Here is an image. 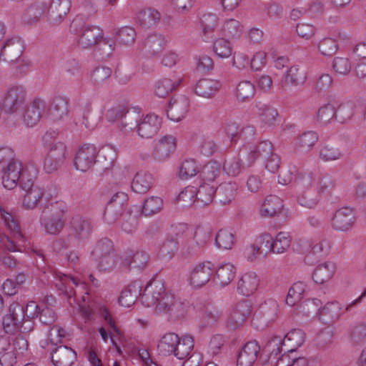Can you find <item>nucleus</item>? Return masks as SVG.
<instances>
[{
  "instance_id": "nucleus-50",
  "label": "nucleus",
  "mask_w": 366,
  "mask_h": 366,
  "mask_svg": "<svg viewBox=\"0 0 366 366\" xmlns=\"http://www.w3.org/2000/svg\"><path fill=\"white\" fill-rule=\"evenodd\" d=\"M278 305L277 302L269 299L261 304L259 307V313L262 315L264 321L269 323L275 320L277 315Z\"/></svg>"
},
{
  "instance_id": "nucleus-54",
  "label": "nucleus",
  "mask_w": 366,
  "mask_h": 366,
  "mask_svg": "<svg viewBox=\"0 0 366 366\" xmlns=\"http://www.w3.org/2000/svg\"><path fill=\"white\" fill-rule=\"evenodd\" d=\"M292 242V237L288 232H280L275 237L272 238V249L273 253L282 254L287 250Z\"/></svg>"
},
{
  "instance_id": "nucleus-56",
  "label": "nucleus",
  "mask_w": 366,
  "mask_h": 366,
  "mask_svg": "<svg viewBox=\"0 0 366 366\" xmlns=\"http://www.w3.org/2000/svg\"><path fill=\"white\" fill-rule=\"evenodd\" d=\"M305 285L302 282L294 283L289 289L285 300L286 304L290 306H293L299 302L302 298V295L305 291Z\"/></svg>"
},
{
  "instance_id": "nucleus-58",
  "label": "nucleus",
  "mask_w": 366,
  "mask_h": 366,
  "mask_svg": "<svg viewBox=\"0 0 366 366\" xmlns=\"http://www.w3.org/2000/svg\"><path fill=\"white\" fill-rule=\"evenodd\" d=\"M254 94V86L249 81H240L237 86L235 95L239 101L244 102L250 99Z\"/></svg>"
},
{
  "instance_id": "nucleus-60",
  "label": "nucleus",
  "mask_w": 366,
  "mask_h": 366,
  "mask_svg": "<svg viewBox=\"0 0 366 366\" xmlns=\"http://www.w3.org/2000/svg\"><path fill=\"white\" fill-rule=\"evenodd\" d=\"M234 243V236L227 229H219L215 237L216 245L224 249H229Z\"/></svg>"
},
{
  "instance_id": "nucleus-47",
  "label": "nucleus",
  "mask_w": 366,
  "mask_h": 366,
  "mask_svg": "<svg viewBox=\"0 0 366 366\" xmlns=\"http://www.w3.org/2000/svg\"><path fill=\"white\" fill-rule=\"evenodd\" d=\"M236 269L233 264L226 263L220 265L216 270L215 279L222 287L228 285L234 279Z\"/></svg>"
},
{
  "instance_id": "nucleus-2",
  "label": "nucleus",
  "mask_w": 366,
  "mask_h": 366,
  "mask_svg": "<svg viewBox=\"0 0 366 366\" xmlns=\"http://www.w3.org/2000/svg\"><path fill=\"white\" fill-rule=\"evenodd\" d=\"M93 230L90 219L81 214H74L70 219L66 237H59L53 242L54 250L60 252L69 247H79L90 237Z\"/></svg>"
},
{
  "instance_id": "nucleus-15",
  "label": "nucleus",
  "mask_w": 366,
  "mask_h": 366,
  "mask_svg": "<svg viewBox=\"0 0 366 366\" xmlns=\"http://www.w3.org/2000/svg\"><path fill=\"white\" fill-rule=\"evenodd\" d=\"M176 139L172 135H165L155 145L152 157L157 162H164L176 150Z\"/></svg>"
},
{
  "instance_id": "nucleus-5",
  "label": "nucleus",
  "mask_w": 366,
  "mask_h": 366,
  "mask_svg": "<svg viewBox=\"0 0 366 366\" xmlns=\"http://www.w3.org/2000/svg\"><path fill=\"white\" fill-rule=\"evenodd\" d=\"M20 163L15 159L12 149L0 148V173H2V184L6 189L14 188V181L17 179V167Z\"/></svg>"
},
{
  "instance_id": "nucleus-21",
  "label": "nucleus",
  "mask_w": 366,
  "mask_h": 366,
  "mask_svg": "<svg viewBox=\"0 0 366 366\" xmlns=\"http://www.w3.org/2000/svg\"><path fill=\"white\" fill-rule=\"evenodd\" d=\"M189 99L184 95L172 99L168 105L167 114L169 119L174 122L181 121L188 112Z\"/></svg>"
},
{
  "instance_id": "nucleus-25",
  "label": "nucleus",
  "mask_w": 366,
  "mask_h": 366,
  "mask_svg": "<svg viewBox=\"0 0 366 366\" xmlns=\"http://www.w3.org/2000/svg\"><path fill=\"white\" fill-rule=\"evenodd\" d=\"M260 353V347L257 341L247 342L238 353L237 366H252Z\"/></svg>"
},
{
  "instance_id": "nucleus-41",
  "label": "nucleus",
  "mask_w": 366,
  "mask_h": 366,
  "mask_svg": "<svg viewBox=\"0 0 366 366\" xmlns=\"http://www.w3.org/2000/svg\"><path fill=\"white\" fill-rule=\"evenodd\" d=\"M335 265L332 262L319 264L312 274V279L317 284H323L329 281L335 272Z\"/></svg>"
},
{
  "instance_id": "nucleus-13",
  "label": "nucleus",
  "mask_w": 366,
  "mask_h": 366,
  "mask_svg": "<svg viewBox=\"0 0 366 366\" xmlns=\"http://www.w3.org/2000/svg\"><path fill=\"white\" fill-rule=\"evenodd\" d=\"M251 312V304L248 300H244L239 302L232 309L227 322V327L231 330L237 329L249 317Z\"/></svg>"
},
{
  "instance_id": "nucleus-43",
  "label": "nucleus",
  "mask_w": 366,
  "mask_h": 366,
  "mask_svg": "<svg viewBox=\"0 0 366 366\" xmlns=\"http://www.w3.org/2000/svg\"><path fill=\"white\" fill-rule=\"evenodd\" d=\"M305 333L301 329H292L283 337L284 346L287 351L292 352L300 347L305 342Z\"/></svg>"
},
{
  "instance_id": "nucleus-59",
  "label": "nucleus",
  "mask_w": 366,
  "mask_h": 366,
  "mask_svg": "<svg viewBox=\"0 0 366 366\" xmlns=\"http://www.w3.org/2000/svg\"><path fill=\"white\" fill-rule=\"evenodd\" d=\"M115 252L112 242L107 238H102L97 242L91 252V254L95 258Z\"/></svg>"
},
{
  "instance_id": "nucleus-61",
  "label": "nucleus",
  "mask_w": 366,
  "mask_h": 366,
  "mask_svg": "<svg viewBox=\"0 0 366 366\" xmlns=\"http://www.w3.org/2000/svg\"><path fill=\"white\" fill-rule=\"evenodd\" d=\"M221 173V165L217 162H210L206 164L200 172V176L204 181L212 182Z\"/></svg>"
},
{
  "instance_id": "nucleus-18",
  "label": "nucleus",
  "mask_w": 366,
  "mask_h": 366,
  "mask_svg": "<svg viewBox=\"0 0 366 366\" xmlns=\"http://www.w3.org/2000/svg\"><path fill=\"white\" fill-rule=\"evenodd\" d=\"M48 350L55 366H71L76 360V352L69 347L59 345L50 347Z\"/></svg>"
},
{
  "instance_id": "nucleus-63",
  "label": "nucleus",
  "mask_w": 366,
  "mask_h": 366,
  "mask_svg": "<svg viewBox=\"0 0 366 366\" xmlns=\"http://www.w3.org/2000/svg\"><path fill=\"white\" fill-rule=\"evenodd\" d=\"M163 207V200L158 197H151L144 201L142 207V214L152 216L159 212Z\"/></svg>"
},
{
  "instance_id": "nucleus-29",
  "label": "nucleus",
  "mask_w": 366,
  "mask_h": 366,
  "mask_svg": "<svg viewBox=\"0 0 366 366\" xmlns=\"http://www.w3.org/2000/svg\"><path fill=\"white\" fill-rule=\"evenodd\" d=\"M69 100L61 96L54 97L49 109V117L54 122L63 120L69 114Z\"/></svg>"
},
{
  "instance_id": "nucleus-20",
  "label": "nucleus",
  "mask_w": 366,
  "mask_h": 366,
  "mask_svg": "<svg viewBox=\"0 0 366 366\" xmlns=\"http://www.w3.org/2000/svg\"><path fill=\"white\" fill-rule=\"evenodd\" d=\"M46 109V102L41 98H34L27 105L24 114V122L28 127H34L40 121Z\"/></svg>"
},
{
  "instance_id": "nucleus-35",
  "label": "nucleus",
  "mask_w": 366,
  "mask_h": 366,
  "mask_svg": "<svg viewBox=\"0 0 366 366\" xmlns=\"http://www.w3.org/2000/svg\"><path fill=\"white\" fill-rule=\"evenodd\" d=\"M160 19V13L153 8L142 9L137 14V23L142 29H147L157 26Z\"/></svg>"
},
{
  "instance_id": "nucleus-12",
  "label": "nucleus",
  "mask_w": 366,
  "mask_h": 366,
  "mask_svg": "<svg viewBox=\"0 0 366 366\" xmlns=\"http://www.w3.org/2000/svg\"><path fill=\"white\" fill-rule=\"evenodd\" d=\"M50 299H52V297H44L41 305L35 304L34 301L29 302L26 306V310L28 311L31 307L34 309V312L30 313L29 317L31 318L39 317V321L44 325H51L54 323L57 316L54 310L47 305L49 303Z\"/></svg>"
},
{
  "instance_id": "nucleus-10",
  "label": "nucleus",
  "mask_w": 366,
  "mask_h": 366,
  "mask_svg": "<svg viewBox=\"0 0 366 366\" xmlns=\"http://www.w3.org/2000/svg\"><path fill=\"white\" fill-rule=\"evenodd\" d=\"M27 312L26 307L17 302L9 306V313L3 317V328L6 334L16 335L19 333L21 322L24 320Z\"/></svg>"
},
{
  "instance_id": "nucleus-16",
  "label": "nucleus",
  "mask_w": 366,
  "mask_h": 366,
  "mask_svg": "<svg viewBox=\"0 0 366 366\" xmlns=\"http://www.w3.org/2000/svg\"><path fill=\"white\" fill-rule=\"evenodd\" d=\"M182 76L172 73L167 77H164L155 83L154 94L160 98L167 97L170 93L178 89L182 82Z\"/></svg>"
},
{
  "instance_id": "nucleus-64",
  "label": "nucleus",
  "mask_w": 366,
  "mask_h": 366,
  "mask_svg": "<svg viewBox=\"0 0 366 366\" xmlns=\"http://www.w3.org/2000/svg\"><path fill=\"white\" fill-rule=\"evenodd\" d=\"M222 312L212 305L205 306L202 320L204 326H212L222 317Z\"/></svg>"
},
{
  "instance_id": "nucleus-55",
  "label": "nucleus",
  "mask_w": 366,
  "mask_h": 366,
  "mask_svg": "<svg viewBox=\"0 0 366 366\" xmlns=\"http://www.w3.org/2000/svg\"><path fill=\"white\" fill-rule=\"evenodd\" d=\"M255 107L262 122L269 126L274 123L278 115L277 111L275 109L268 107L262 102L256 103Z\"/></svg>"
},
{
  "instance_id": "nucleus-32",
  "label": "nucleus",
  "mask_w": 366,
  "mask_h": 366,
  "mask_svg": "<svg viewBox=\"0 0 366 366\" xmlns=\"http://www.w3.org/2000/svg\"><path fill=\"white\" fill-rule=\"evenodd\" d=\"M259 280L255 272H247L237 282V292L243 296L252 295L257 289Z\"/></svg>"
},
{
  "instance_id": "nucleus-48",
  "label": "nucleus",
  "mask_w": 366,
  "mask_h": 366,
  "mask_svg": "<svg viewBox=\"0 0 366 366\" xmlns=\"http://www.w3.org/2000/svg\"><path fill=\"white\" fill-rule=\"evenodd\" d=\"M194 347L193 338L189 335L179 337V342L175 345L172 354L179 360H184L187 357Z\"/></svg>"
},
{
  "instance_id": "nucleus-19",
  "label": "nucleus",
  "mask_w": 366,
  "mask_h": 366,
  "mask_svg": "<svg viewBox=\"0 0 366 366\" xmlns=\"http://www.w3.org/2000/svg\"><path fill=\"white\" fill-rule=\"evenodd\" d=\"M355 222V213L352 208L345 207L337 209L332 218L335 229L346 232L350 229Z\"/></svg>"
},
{
  "instance_id": "nucleus-4",
  "label": "nucleus",
  "mask_w": 366,
  "mask_h": 366,
  "mask_svg": "<svg viewBox=\"0 0 366 366\" xmlns=\"http://www.w3.org/2000/svg\"><path fill=\"white\" fill-rule=\"evenodd\" d=\"M1 219L10 231L11 235H0V243L8 252H22L26 239L21 233L17 221L10 212L1 208Z\"/></svg>"
},
{
  "instance_id": "nucleus-33",
  "label": "nucleus",
  "mask_w": 366,
  "mask_h": 366,
  "mask_svg": "<svg viewBox=\"0 0 366 366\" xmlns=\"http://www.w3.org/2000/svg\"><path fill=\"white\" fill-rule=\"evenodd\" d=\"M47 3L44 1H36L31 4L22 16L25 24H33L37 22L47 11Z\"/></svg>"
},
{
  "instance_id": "nucleus-1",
  "label": "nucleus",
  "mask_w": 366,
  "mask_h": 366,
  "mask_svg": "<svg viewBox=\"0 0 366 366\" xmlns=\"http://www.w3.org/2000/svg\"><path fill=\"white\" fill-rule=\"evenodd\" d=\"M142 287V282L137 280L124 290L130 292L135 300L141 297L144 306H155L154 312L157 315H166L172 320L184 317L187 302L182 301L171 290H167L163 279L154 277L147 284L143 291Z\"/></svg>"
},
{
  "instance_id": "nucleus-30",
  "label": "nucleus",
  "mask_w": 366,
  "mask_h": 366,
  "mask_svg": "<svg viewBox=\"0 0 366 366\" xmlns=\"http://www.w3.org/2000/svg\"><path fill=\"white\" fill-rule=\"evenodd\" d=\"M149 259L150 257L147 252L140 250L127 256L122 260L121 264L129 269H135L137 272H141L146 268Z\"/></svg>"
},
{
  "instance_id": "nucleus-53",
  "label": "nucleus",
  "mask_w": 366,
  "mask_h": 366,
  "mask_svg": "<svg viewBox=\"0 0 366 366\" xmlns=\"http://www.w3.org/2000/svg\"><path fill=\"white\" fill-rule=\"evenodd\" d=\"M97 269L101 272H112L119 262V257L116 252L94 258Z\"/></svg>"
},
{
  "instance_id": "nucleus-34",
  "label": "nucleus",
  "mask_w": 366,
  "mask_h": 366,
  "mask_svg": "<svg viewBox=\"0 0 366 366\" xmlns=\"http://www.w3.org/2000/svg\"><path fill=\"white\" fill-rule=\"evenodd\" d=\"M284 340L282 336L273 335L267 342L260 353V357L265 355L267 362H272L277 359V355L282 352Z\"/></svg>"
},
{
  "instance_id": "nucleus-52",
  "label": "nucleus",
  "mask_w": 366,
  "mask_h": 366,
  "mask_svg": "<svg viewBox=\"0 0 366 366\" xmlns=\"http://www.w3.org/2000/svg\"><path fill=\"white\" fill-rule=\"evenodd\" d=\"M139 120V114L137 113L134 111L129 112L127 109L119 123V128L124 134H127L137 128Z\"/></svg>"
},
{
  "instance_id": "nucleus-51",
  "label": "nucleus",
  "mask_w": 366,
  "mask_h": 366,
  "mask_svg": "<svg viewBox=\"0 0 366 366\" xmlns=\"http://www.w3.org/2000/svg\"><path fill=\"white\" fill-rule=\"evenodd\" d=\"M179 342V336L173 332L165 334L160 340L157 347L164 355H169L175 351V345Z\"/></svg>"
},
{
  "instance_id": "nucleus-7",
  "label": "nucleus",
  "mask_w": 366,
  "mask_h": 366,
  "mask_svg": "<svg viewBox=\"0 0 366 366\" xmlns=\"http://www.w3.org/2000/svg\"><path fill=\"white\" fill-rule=\"evenodd\" d=\"M26 98V90L23 85L15 84L9 86L4 94L1 109L5 113L14 114L20 110Z\"/></svg>"
},
{
  "instance_id": "nucleus-36",
  "label": "nucleus",
  "mask_w": 366,
  "mask_h": 366,
  "mask_svg": "<svg viewBox=\"0 0 366 366\" xmlns=\"http://www.w3.org/2000/svg\"><path fill=\"white\" fill-rule=\"evenodd\" d=\"M216 197L222 204H227L234 199L238 185L234 182H224L215 187Z\"/></svg>"
},
{
  "instance_id": "nucleus-8",
  "label": "nucleus",
  "mask_w": 366,
  "mask_h": 366,
  "mask_svg": "<svg viewBox=\"0 0 366 366\" xmlns=\"http://www.w3.org/2000/svg\"><path fill=\"white\" fill-rule=\"evenodd\" d=\"M128 200V195L123 192L114 194L105 207L103 214L104 222L112 224L119 219L125 214Z\"/></svg>"
},
{
  "instance_id": "nucleus-17",
  "label": "nucleus",
  "mask_w": 366,
  "mask_h": 366,
  "mask_svg": "<svg viewBox=\"0 0 366 366\" xmlns=\"http://www.w3.org/2000/svg\"><path fill=\"white\" fill-rule=\"evenodd\" d=\"M24 50L22 39L18 36L6 39L0 50V59L6 61H14L19 58Z\"/></svg>"
},
{
  "instance_id": "nucleus-23",
  "label": "nucleus",
  "mask_w": 366,
  "mask_h": 366,
  "mask_svg": "<svg viewBox=\"0 0 366 366\" xmlns=\"http://www.w3.org/2000/svg\"><path fill=\"white\" fill-rule=\"evenodd\" d=\"M56 287L62 295L67 297L68 303L72 306L78 300L74 289V286L77 285L75 279L58 272L56 273Z\"/></svg>"
},
{
  "instance_id": "nucleus-37",
  "label": "nucleus",
  "mask_w": 366,
  "mask_h": 366,
  "mask_svg": "<svg viewBox=\"0 0 366 366\" xmlns=\"http://www.w3.org/2000/svg\"><path fill=\"white\" fill-rule=\"evenodd\" d=\"M194 195L196 207H202L209 205L212 202L214 195H216L215 187L204 183L197 189H196Z\"/></svg>"
},
{
  "instance_id": "nucleus-38",
  "label": "nucleus",
  "mask_w": 366,
  "mask_h": 366,
  "mask_svg": "<svg viewBox=\"0 0 366 366\" xmlns=\"http://www.w3.org/2000/svg\"><path fill=\"white\" fill-rule=\"evenodd\" d=\"M17 179L14 181V187L19 183L20 187L24 189H29L33 187H39L34 184V179L36 178V171L34 168L30 170L28 167L23 169L20 163L17 167Z\"/></svg>"
},
{
  "instance_id": "nucleus-14",
  "label": "nucleus",
  "mask_w": 366,
  "mask_h": 366,
  "mask_svg": "<svg viewBox=\"0 0 366 366\" xmlns=\"http://www.w3.org/2000/svg\"><path fill=\"white\" fill-rule=\"evenodd\" d=\"M162 126V119L154 114H148L139 120L137 132L138 135L144 139L154 137Z\"/></svg>"
},
{
  "instance_id": "nucleus-27",
  "label": "nucleus",
  "mask_w": 366,
  "mask_h": 366,
  "mask_svg": "<svg viewBox=\"0 0 366 366\" xmlns=\"http://www.w3.org/2000/svg\"><path fill=\"white\" fill-rule=\"evenodd\" d=\"M166 44L165 37L161 34L153 33L144 40L142 51L148 57H153L160 54Z\"/></svg>"
},
{
  "instance_id": "nucleus-44",
  "label": "nucleus",
  "mask_w": 366,
  "mask_h": 366,
  "mask_svg": "<svg viewBox=\"0 0 366 366\" xmlns=\"http://www.w3.org/2000/svg\"><path fill=\"white\" fill-rule=\"evenodd\" d=\"M26 194L23 198V207L27 209H33L36 208L41 202L44 196V189L39 187H33L29 189L25 190Z\"/></svg>"
},
{
  "instance_id": "nucleus-31",
  "label": "nucleus",
  "mask_w": 366,
  "mask_h": 366,
  "mask_svg": "<svg viewBox=\"0 0 366 366\" xmlns=\"http://www.w3.org/2000/svg\"><path fill=\"white\" fill-rule=\"evenodd\" d=\"M221 87L219 81L212 79H200L194 86V93L204 98H211L214 97Z\"/></svg>"
},
{
  "instance_id": "nucleus-6",
  "label": "nucleus",
  "mask_w": 366,
  "mask_h": 366,
  "mask_svg": "<svg viewBox=\"0 0 366 366\" xmlns=\"http://www.w3.org/2000/svg\"><path fill=\"white\" fill-rule=\"evenodd\" d=\"M365 297L366 289L360 296L346 306H342L337 302H328L324 307H321L319 319L322 323L330 325L337 320L343 313L354 310Z\"/></svg>"
},
{
  "instance_id": "nucleus-24",
  "label": "nucleus",
  "mask_w": 366,
  "mask_h": 366,
  "mask_svg": "<svg viewBox=\"0 0 366 366\" xmlns=\"http://www.w3.org/2000/svg\"><path fill=\"white\" fill-rule=\"evenodd\" d=\"M70 8V0H52L47 9V17L50 24L57 25L61 23Z\"/></svg>"
},
{
  "instance_id": "nucleus-39",
  "label": "nucleus",
  "mask_w": 366,
  "mask_h": 366,
  "mask_svg": "<svg viewBox=\"0 0 366 366\" xmlns=\"http://www.w3.org/2000/svg\"><path fill=\"white\" fill-rule=\"evenodd\" d=\"M152 182L153 177L151 174L140 171L133 178L132 189L136 193L145 194L151 188Z\"/></svg>"
},
{
  "instance_id": "nucleus-28",
  "label": "nucleus",
  "mask_w": 366,
  "mask_h": 366,
  "mask_svg": "<svg viewBox=\"0 0 366 366\" xmlns=\"http://www.w3.org/2000/svg\"><path fill=\"white\" fill-rule=\"evenodd\" d=\"M102 34V31L99 27L84 25L79 31L78 43L84 49L91 47L96 45Z\"/></svg>"
},
{
  "instance_id": "nucleus-40",
  "label": "nucleus",
  "mask_w": 366,
  "mask_h": 366,
  "mask_svg": "<svg viewBox=\"0 0 366 366\" xmlns=\"http://www.w3.org/2000/svg\"><path fill=\"white\" fill-rule=\"evenodd\" d=\"M283 207L282 200L276 195L267 196L261 208V215L262 217H272L275 216L281 211Z\"/></svg>"
},
{
  "instance_id": "nucleus-46",
  "label": "nucleus",
  "mask_w": 366,
  "mask_h": 366,
  "mask_svg": "<svg viewBox=\"0 0 366 366\" xmlns=\"http://www.w3.org/2000/svg\"><path fill=\"white\" fill-rule=\"evenodd\" d=\"M306 79V72L296 66H290L282 77L285 84L294 86L303 84Z\"/></svg>"
},
{
  "instance_id": "nucleus-9",
  "label": "nucleus",
  "mask_w": 366,
  "mask_h": 366,
  "mask_svg": "<svg viewBox=\"0 0 366 366\" xmlns=\"http://www.w3.org/2000/svg\"><path fill=\"white\" fill-rule=\"evenodd\" d=\"M272 150V145L269 141L260 142L255 146L244 145L240 154L242 157V167H249L259 159L264 161L271 154Z\"/></svg>"
},
{
  "instance_id": "nucleus-11",
  "label": "nucleus",
  "mask_w": 366,
  "mask_h": 366,
  "mask_svg": "<svg viewBox=\"0 0 366 366\" xmlns=\"http://www.w3.org/2000/svg\"><path fill=\"white\" fill-rule=\"evenodd\" d=\"M97 148L94 144H85L81 147L74 158V165L82 172L94 171Z\"/></svg>"
},
{
  "instance_id": "nucleus-42",
  "label": "nucleus",
  "mask_w": 366,
  "mask_h": 366,
  "mask_svg": "<svg viewBox=\"0 0 366 366\" xmlns=\"http://www.w3.org/2000/svg\"><path fill=\"white\" fill-rule=\"evenodd\" d=\"M113 166L112 153L105 149L98 151L95 159L94 169L97 174L102 175L107 173Z\"/></svg>"
},
{
  "instance_id": "nucleus-49",
  "label": "nucleus",
  "mask_w": 366,
  "mask_h": 366,
  "mask_svg": "<svg viewBox=\"0 0 366 366\" xmlns=\"http://www.w3.org/2000/svg\"><path fill=\"white\" fill-rule=\"evenodd\" d=\"M342 156L340 149L334 142H328L321 145L320 158L323 162L335 161Z\"/></svg>"
},
{
  "instance_id": "nucleus-22",
  "label": "nucleus",
  "mask_w": 366,
  "mask_h": 366,
  "mask_svg": "<svg viewBox=\"0 0 366 366\" xmlns=\"http://www.w3.org/2000/svg\"><path fill=\"white\" fill-rule=\"evenodd\" d=\"M213 264L211 262H204L196 265L190 275V282L195 287H201L210 280L213 272Z\"/></svg>"
},
{
  "instance_id": "nucleus-3",
  "label": "nucleus",
  "mask_w": 366,
  "mask_h": 366,
  "mask_svg": "<svg viewBox=\"0 0 366 366\" xmlns=\"http://www.w3.org/2000/svg\"><path fill=\"white\" fill-rule=\"evenodd\" d=\"M66 207L62 202H52L44 207L39 222L48 234H59L66 224Z\"/></svg>"
},
{
  "instance_id": "nucleus-26",
  "label": "nucleus",
  "mask_w": 366,
  "mask_h": 366,
  "mask_svg": "<svg viewBox=\"0 0 366 366\" xmlns=\"http://www.w3.org/2000/svg\"><path fill=\"white\" fill-rule=\"evenodd\" d=\"M211 238V229L209 227H197L195 229L193 240L184 249L187 254H196L204 247Z\"/></svg>"
},
{
  "instance_id": "nucleus-62",
  "label": "nucleus",
  "mask_w": 366,
  "mask_h": 366,
  "mask_svg": "<svg viewBox=\"0 0 366 366\" xmlns=\"http://www.w3.org/2000/svg\"><path fill=\"white\" fill-rule=\"evenodd\" d=\"M297 202L300 205L311 209L317 204L319 198L314 189H308L299 194Z\"/></svg>"
},
{
  "instance_id": "nucleus-57",
  "label": "nucleus",
  "mask_w": 366,
  "mask_h": 366,
  "mask_svg": "<svg viewBox=\"0 0 366 366\" xmlns=\"http://www.w3.org/2000/svg\"><path fill=\"white\" fill-rule=\"evenodd\" d=\"M199 172H200V166L194 159H185L181 164L179 175L182 179H188Z\"/></svg>"
},
{
  "instance_id": "nucleus-45",
  "label": "nucleus",
  "mask_w": 366,
  "mask_h": 366,
  "mask_svg": "<svg viewBox=\"0 0 366 366\" xmlns=\"http://www.w3.org/2000/svg\"><path fill=\"white\" fill-rule=\"evenodd\" d=\"M318 134L308 131L298 137L295 141V149L302 152L310 151L318 140Z\"/></svg>"
}]
</instances>
